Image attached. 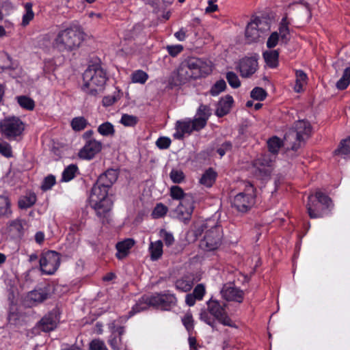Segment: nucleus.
<instances>
[{
    "label": "nucleus",
    "mask_w": 350,
    "mask_h": 350,
    "mask_svg": "<svg viewBox=\"0 0 350 350\" xmlns=\"http://www.w3.org/2000/svg\"><path fill=\"white\" fill-rule=\"evenodd\" d=\"M108 188L96 182L89 198L91 208L95 211L96 216L103 224L109 222L110 211L113 206V202L108 197Z\"/></svg>",
    "instance_id": "1"
},
{
    "label": "nucleus",
    "mask_w": 350,
    "mask_h": 350,
    "mask_svg": "<svg viewBox=\"0 0 350 350\" xmlns=\"http://www.w3.org/2000/svg\"><path fill=\"white\" fill-rule=\"evenodd\" d=\"M200 234L203 233L200 247L206 251H213L219 248L223 239L221 226L215 219H206L197 230Z\"/></svg>",
    "instance_id": "2"
},
{
    "label": "nucleus",
    "mask_w": 350,
    "mask_h": 350,
    "mask_svg": "<svg viewBox=\"0 0 350 350\" xmlns=\"http://www.w3.org/2000/svg\"><path fill=\"white\" fill-rule=\"evenodd\" d=\"M107 74L99 65H91L83 75L82 90L90 95L95 96L107 81Z\"/></svg>",
    "instance_id": "3"
},
{
    "label": "nucleus",
    "mask_w": 350,
    "mask_h": 350,
    "mask_svg": "<svg viewBox=\"0 0 350 350\" xmlns=\"http://www.w3.org/2000/svg\"><path fill=\"white\" fill-rule=\"evenodd\" d=\"M81 41V37L75 29L67 27L57 33L51 44L59 52H70L78 49Z\"/></svg>",
    "instance_id": "4"
},
{
    "label": "nucleus",
    "mask_w": 350,
    "mask_h": 350,
    "mask_svg": "<svg viewBox=\"0 0 350 350\" xmlns=\"http://www.w3.org/2000/svg\"><path fill=\"white\" fill-rule=\"evenodd\" d=\"M255 203L256 189L250 183H247L244 191L235 195L231 201L232 207L241 213L250 211Z\"/></svg>",
    "instance_id": "5"
},
{
    "label": "nucleus",
    "mask_w": 350,
    "mask_h": 350,
    "mask_svg": "<svg viewBox=\"0 0 350 350\" xmlns=\"http://www.w3.org/2000/svg\"><path fill=\"white\" fill-rule=\"evenodd\" d=\"M312 127L309 122L306 120H299L295 122L294 127L285 136L286 141H292L291 149L297 150L304 144L305 142L310 136Z\"/></svg>",
    "instance_id": "6"
},
{
    "label": "nucleus",
    "mask_w": 350,
    "mask_h": 350,
    "mask_svg": "<svg viewBox=\"0 0 350 350\" xmlns=\"http://www.w3.org/2000/svg\"><path fill=\"white\" fill-rule=\"evenodd\" d=\"M332 203L331 199L321 191H316L314 195H310L306 205L307 211L310 218H319L324 216L323 209L319 204L328 208Z\"/></svg>",
    "instance_id": "7"
},
{
    "label": "nucleus",
    "mask_w": 350,
    "mask_h": 350,
    "mask_svg": "<svg viewBox=\"0 0 350 350\" xmlns=\"http://www.w3.org/2000/svg\"><path fill=\"white\" fill-rule=\"evenodd\" d=\"M24 129L25 125L18 117H8L1 122V133L10 140H14L21 135Z\"/></svg>",
    "instance_id": "8"
},
{
    "label": "nucleus",
    "mask_w": 350,
    "mask_h": 350,
    "mask_svg": "<svg viewBox=\"0 0 350 350\" xmlns=\"http://www.w3.org/2000/svg\"><path fill=\"white\" fill-rule=\"evenodd\" d=\"M273 156L270 153L262 154L253 161L254 174L260 179L268 178L272 172Z\"/></svg>",
    "instance_id": "9"
},
{
    "label": "nucleus",
    "mask_w": 350,
    "mask_h": 350,
    "mask_svg": "<svg viewBox=\"0 0 350 350\" xmlns=\"http://www.w3.org/2000/svg\"><path fill=\"white\" fill-rule=\"evenodd\" d=\"M39 262L42 273L46 275H53L60 265L59 254L52 250L44 252L40 256Z\"/></svg>",
    "instance_id": "10"
},
{
    "label": "nucleus",
    "mask_w": 350,
    "mask_h": 350,
    "mask_svg": "<svg viewBox=\"0 0 350 350\" xmlns=\"http://www.w3.org/2000/svg\"><path fill=\"white\" fill-rule=\"evenodd\" d=\"M206 304L211 315L217 321L224 325L232 327L233 323L226 310V304H221L219 301L211 298Z\"/></svg>",
    "instance_id": "11"
},
{
    "label": "nucleus",
    "mask_w": 350,
    "mask_h": 350,
    "mask_svg": "<svg viewBox=\"0 0 350 350\" xmlns=\"http://www.w3.org/2000/svg\"><path fill=\"white\" fill-rule=\"evenodd\" d=\"M189 69L194 75V79L206 77L212 71L211 62L198 57H189L185 60Z\"/></svg>",
    "instance_id": "12"
},
{
    "label": "nucleus",
    "mask_w": 350,
    "mask_h": 350,
    "mask_svg": "<svg viewBox=\"0 0 350 350\" xmlns=\"http://www.w3.org/2000/svg\"><path fill=\"white\" fill-rule=\"evenodd\" d=\"M175 130L176 131L173 134L174 138L180 140L184 138L185 135H189L193 131H199L202 129L194 118H185L176 122Z\"/></svg>",
    "instance_id": "13"
},
{
    "label": "nucleus",
    "mask_w": 350,
    "mask_h": 350,
    "mask_svg": "<svg viewBox=\"0 0 350 350\" xmlns=\"http://www.w3.org/2000/svg\"><path fill=\"white\" fill-rule=\"evenodd\" d=\"M150 303L156 308L170 310L176 305L177 299L174 294L170 293L167 291L151 295Z\"/></svg>",
    "instance_id": "14"
},
{
    "label": "nucleus",
    "mask_w": 350,
    "mask_h": 350,
    "mask_svg": "<svg viewBox=\"0 0 350 350\" xmlns=\"http://www.w3.org/2000/svg\"><path fill=\"white\" fill-rule=\"evenodd\" d=\"M194 209V198H186L172 211V216L185 223L191 217Z\"/></svg>",
    "instance_id": "15"
},
{
    "label": "nucleus",
    "mask_w": 350,
    "mask_h": 350,
    "mask_svg": "<svg viewBox=\"0 0 350 350\" xmlns=\"http://www.w3.org/2000/svg\"><path fill=\"white\" fill-rule=\"evenodd\" d=\"M49 297L50 289L49 286L38 287L27 293L25 302L28 306H33L43 302Z\"/></svg>",
    "instance_id": "16"
},
{
    "label": "nucleus",
    "mask_w": 350,
    "mask_h": 350,
    "mask_svg": "<svg viewBox=\"0 0 350 350\" xmlns=\"http://www.w3.org/2000/svg\"><path fill=\"white\" fill-rule=\"evenodd\" d=\"M102 148L103 144L100 141L89 139L79 150V157L83 159L91 160L101 151Z\"/></svg>",
    "instance_id": "17"
},
{
    "label": "nucleus",
    "mask_w": 350,
    "mask_h": 350,
    "mask_svg": "<svg viewBox=\"0 0 350 350\" xmlns=\"http://www.w3.org/2000/svg\"><path fill=\"white\" fill-rule=\"evenodd\" d=\"M258 68V59L256 57H245L240 59L237 69L243 78H249Z\"/></svg>",
    "instance_id": "18"
},
{
    "label": "nucleus",
    "mask_w": 350,
    "mask_h": 350,
    "mask_svg": "<svg viewBox=\"0 0 350 350\" xmlns=\"http://www.w3.org/2000/svg\"><path fill=\"white\" fill-rule=\"evenodd\" d=\"M220 293L222 298L227 301L241 304L244 299V292L230 283L225 284L221 289Z\"/></svg>",
    "instance_id": "19"
},
{
    "label": "nucleus",
    "mask_w": 350,
    "mask_h": 350,
    "mask_svg": "<svg viewBox=\"0 0 350 350\" xmlns=\"http://www.w3.org/2000/svg\"><path fill=\"white\" fill-rule=\"evenodd\" d=\"M59 322L57 312L55 311L49 312L44 315L38 323V328L44 332H49L54 330Z\"/></svg>",
    "instance_id": "20"
},
{
    "label": "nucleus",
    "mask_w": 350,
    "mask_h": 350,
    "mask_svg": "<svg viewBox=\"0 0 350 350\" xmlns=\"http://www.w3.org/2000/svg\"><path fill=\"white\" fill-rule=\"evenodd\" d=\"M6 232L13 239H21L24 234L23 221L16 219L9 222Z\"/></svg>",
    "instance_id": "21"
},
{
    "label": "nucleus",
    "mask_w": 350,
    "mask_h": 350,
    "mask_svg": "<svg viewBox=\"0 0 350 350\" xmlns=\"http://www.w3.org/2000/svg\"><path fill=\"white\" fill-rule=\"evenodd\" d=\"M211 113V109L209 106L203 104L200 105L193 118L201 129L206 126Z\"/></svg>",
    "instance_id": "22"
},
{
    "label": "nucleus",
    "mask_w": 350,
    "mask_h": 350,
    "mask_svg": "<svg viewBox=\"0 0 350 350\" xmlns=\"http://www.w3.org/2000/svg\"><path fill=\"white\" fill-rule=\"evenodd\" d=\"M118 177V173L116 170L109 169L99 176L96 182L98 183L99 185H103L109 189L117 180Z\"/></svg>",
    "instance_id": "23"
},
{
    "label": "nucleus",
    "mask_w": 350,
    "mask_h": 350,
    "mask_svg": "<svg viewBox=\"0 0 350 350\" xmlns=\"http://www.w3.org/2000/svg\"><path fill=\"white\" fill-rule=\"evenodd\" d=\"M233 101V98L230 95H226L221 98L217 105L215 110L216 116L223 117L228 114L230 111Z\"/></svg>",
    "instance_id": "24"
},
{
    "label": "nucleus",
    "mask_w": 350,
    "mask_h": 350,
    "mask_svg": "<svg viewBox=\"0 0 350 350\" xmlns=\"http://www.w3.org/2000/svg\"><path fill=\"white\" fill-rule=\"evenodd\" d=\"M135 245V241L133 239H126L122 241L118 242L116 245L117 253L116 256L118 259L124 258L129 254L130 250Z\"/></svg>",
    "instance_id": "25"
},
{
    "label": "nucleus",
    "mask_w": 350,
    "mask_h": 350,
    "mask_svg": "<svg viewBox=\"0 0 350 350\" xmlns=\"http://www.w3.org/2000/svg\"><path fill=\"white\" fill-rule=\"evenodd\" d=\"M260 36L258 23L256 21L249 23L245 29V38L247 42H257Z\"/></svg>",
    "instance_id": "26"
},
{
    "label": "nucleus",
    "mask_w": 350,
    "mask_h": 350,
    "mask_svg": "<svg viewBox=\"0 0 350 350\" xmlns=\"http://www.w3.org/2000/svg\"><path fill=\"white\" fill-rule=\"evenodd\" d=\"M151 296H143L142 297L136 304L132 307V309L129 312V316L125 320L133 317L134 314L147 310L150 306H152L150 303Z\"/></svg>",
    "instance_id": "27"
},
{
    "label": "nucleus",
    "mask_w": 350,
    "mask_h": 350,
    "mask_svg": "<svg viewBox=\"0 0 350 350\" xmlns=\"http://www.w3.org/2000/svg\"><path fill=\"white\" fill-rule=\"evenodd\" d=\"M217 176V173L212 167H209L202 175L200 179V183L210 188L215 183Z\"/></svg>",
    "instance_id": "28"
},
{
    "label": "nucleus",
    "mask_w": 350,
    "mask_h": 350,
    "mask_svg": "<svg viewBox=\"0 0 350 350\" xmlns=\"http://www.w3.org/2000/svg\"><path fill=\"white\" fill-rule=\"evenodd\" d=\"M177 75L179 81L185 83L191 79H194V75L189 68L185 61H183L177 70Z\"/></svg>",
    "instance_id": "29"
},
{
    "label": "nucleus",
    "mask_w": 350,
    "mask_h": 350,
    "mask_svg": "<svg viewBox=\"0 0 350 350\" xmlns=\"http://www.w3.org/2000/svg\"><path fill=\"white\" fill-rule=\"evenodd\" d=\"M262 56L268 67L271 68H275L278 66L279 53L277 50L265 51Z\"/></svg>",
    "instance_id": "30"
},
{
    "label": "nucleus",
    "mask_w": 350,
    "mask_h": 350,
    "mask_svg": "<svg viewBox=\"0 0 350 350\" xmlns=\"http://www.w3.org/2000/svg\"><path fill=\"white\" fill-rule=\"evenodd\" d=\"M37 197L33 192H28L18 200V207L21 209H27L32 206L36 202Z\"/></svg>",
    "instance_id": "31"
},
{
    "label": "nucleus",
    "mask_w": 350,
    "mask_h": 350,
    "mask_svg": "<svg viewBox=\"0 0 350 350\" xmlns=\"http://www.w3.org/2000/svg\"><path fill=\"white\" fill-rule=\"evenodd\" d=\"M79 174V168L75 164H70L66 167L62 173V182H69L72 180L77 174Z\"/></svg>",
    "instance_id": "32"
},
{
    "label": "nucleus",
    "mask_w": 350,
    "mask_h": 350,
    "mask_svg": "<svg viewBox=\"0 0 350 350\" xmlns=\"http://www.w3.org/2000/svg\"><path fill=\"white\" fill-rule=\"evenodd\" d=\"M295 84L294 86L295 92L299 93L303 91V88L307 83L308 76L302 70H297L295 72Z\"/></svg>",
    "instance_id": "33"
},
{
    "label": "nucleus",
    "mask_w": 350,
    "mask_h": 350,
    "mask_svg": "<svg viewBox=\"0 0 350 350\" xmlns=\"http://www.w3.org/2000/svg\"><path fill=\"white\" fill-rule=\"evenodd\" d=\"M170 194L173 200H179V202H183L187 197L188 198H194L191 193H185L181 187L176 185L171 187Z\"/></svg>",
    "instance_id": "34"
},
{
    "label": "nucleus",
    "mask_w": 350,
    "mask_h": 350,
    "mask_svg": "<svg viewBox=\"0 0 350 350\" xmlns=\"http://www.w3.org/2000/svg\"><path fill=\"white\" fill-rule=\"evenodd\" d=\"M151 259L153 260H158L163 254V243L158 240L155 242H151L149 247Z\"/></svg>",
    "instance_id": "35"
},
{
    "label": "nucleus",
    "mask_w": 350,
    "mask_h": 350,
    "mask_svg": "<svg viewBox=\"0 0 350 350\" xmlns=\"http://www.w3.org/2000/svg\"><path fill=\"white\" fill-rule=\"evenodd\" d=\"M33 4L31 2H27L24 4L25 12L23 14L21 25L27 26L34 18V12L32 10Z\"/></svg>",
    "instance_id": "36"
},
{
    "label": "nucleus",
    "mask_w": 350,
    "mask_h": 350,
    "mask_svg": "<svg viewBox=\"0 0 350 350\" xmlns=\"http://www.w3.org/2000/svg\"><path fill=\"white\" fill-rule=\"evenodd\" d=\"M289 22L288 21L287 16H284L279 25V37L280 36L282 41L286 43L289 40Z\"/></svg>",
    "instance_id": "37"
},
{
    "label": "nucleus",
    "mask_w": 350,
    "mask_h": 350,
    "mask_svg": "<svg viewBox=\"0 0 350 350\" xmlns=\"http://www.w3.org/2000/svg\"><path fill=\"white\" fill-rule=\"evenodd\" d=\"M200 319L211 326L213 329H217V321L213 316L211 315L208 308L206 310H201L200 312Z\"/></svg>",
    "instance_id": "38"
},
{
    "label": "nucleus",
    "mask_w": 350,
    "mask_h": 350,
    "mask_svg": "<svg viewBox=\"0 0 350 350\" xmlns=\"http://www.w3.org/2000/svg\"><path fill=\"white\" fill-rule=\"evenodd\" d=\"M282 144V141L276 136H273L268 140L267 146L269 151L271 153V155L273 156V159L275 158L274 155L278 154Z\"/></svg>",
    "instance_id": "39"
},
{
    "label": "nucleus",
    "mask_w": 350,
    "mask_h": 350,
    "mask_svg": "<svg viewBox=\"0 0 350 350\" xmlns=\"http://www.w3.org/2000/svg\"><path fill=\"white\" fill-rule=\"evenodd\" d=\"M72 0H55L53 7L60 14L68 13L71 8Z\"/></svg>",
    "instance_id": "40"
},
{
    "label": "nucleus",
    "mask_w": 350,
    "mask_h": 350,
    "mask_svg": "<svg viewBox=\"0 0 350 350\" xmlns=\"http://www.w3.org/2000/svg\"><path fill=\"white\" fill-rule=\"evenodd\" d=\"M193 284V282L191 280L180 278L176 281L175 288L178 291L187 293L192 288Z\"/></svg>",
    "instance_id": "41"
},
{
    "label": "nucleus",
    "mask_w": 350,
    "mask_h": 350,
    "mask_svg": "<svg viewBox=\"0 0 350 350\" xmlns=\"http://www.w3.org/2000/svg\"><path fill=\"white\" fill-rule=\"evenodd\" d=\"M350 83V66L345 68L342 76L336 83V88L338 90L346 89Z\"/></svg>",
    "instance_id": "42"
},
{
    "label": "nucleus",
    "mask_w": 350,
    "mask_h": 350,
    "mask_svg": "<svg viewBox=\"0 0 350 350\" xmlns=\"http://www.w3.org/2000/svg\"><path fill=\"white\" fill-rule=\"evenodd\" d=\"M98 132L103 136H113L115 133L113 125L109 122H105L98 126Z\"/></svg>",
    "instance_id": "43"
},
{
    "label": "nucleus",
    "mask_w": 350,
    "mask_h": 350,
    "mask_svg": "<svg viewBox=\"0 0 350 350\" xmlns=\"http://www.w3.org/2000/svg\"><path fill=\"white\" fill-rule=\"evenodd\" d=\"M18 105L23 109L31 111L35 107V102L31 98L26 96H20L17 97Z\"/></svg>",
    "instance_id": "44"
},
{
    "label": "nucleus",
    "mask_w": 350,
    "mask_h": 350,
    "mask_svg": "<svg viewBox=\"0 0 350 350\" xmlns=\"http://www.w3.org/2000/svg\"><path fill=\"white\" fill-rule=\"evenodd\" d=\"M148 79V74L142 70H135L131 75V81L133 83L144 84Z\"/></svg>",
    "instance_id": "45"
},
{
    "label": "nucleus",
    "mask_w": 350,
    "mask_h": 350,
    "mask_svg": "<svg viewBox=\"0 0 350 350\" xmlns=\"http://www.w3.org/2000/svg\"><path fill=\"white\" fill-rule=\"evenodd\" d=\"M226 88V83L224 79H220L216 81L211 88L209 94L213 96L219 95L221 92H224Z\"/></svg>",
    "instance_id": "46"
},
{
    "label": "nucleus",
    "mask_w": 350,
    "mask_h": 350,
    "mask_svg": "<svg viewBox=\"0 0 350 350\" xmlns=\"http://www.w3.org/2000/svg\"><path fill=\"white\" fill-rule=\"evenodd\" d=\"M335 154L347 155L350 154V137L341 141L339 147L335 150Z\"/></svg>",
    "instance_id": "47"
},
{
    "label": "nucleus",
    "mask_w": 350,
    "mask_h": 350,
    "mask_svg": "<svg viewBox=\"0 0 350 350\" xmlns=\"http://www.w3.org/2000/svg\"><path fill=\"white\" fill-rule=\"evenodd\" d=\"M137 122L138 118L137 116L127 113L122 114L120 120V123H121L122 125L129 127L135 126Z\"/></svg>",
    "instance_id": "48"
},
{
    "label": "nucleus",
    "mask_w": 350,
    "mask_h": 350,
    "mask_svg": "<svg viewBox=\"0 0 350 350\" xmlns=\"http://www.w3.org/2000/svg\"><path fill=\"white\" fill-rule=\"evenodd\" d=\"M5 55L7 58L8 62H9V64L3 65V66H1V70H8L10 71L15 72V73L10 72L9 73V75L12 77H16L18 74L17 71L18 70H19V68H18V64L16 62H12L10 57L7 53H5Z\"/></svg>",
    "instance_id": "49"
},
{
    "label": "nucleus",
    "mask_w": 350,
    "mask_h": 350,
    "mask_svg": "<svg viewBox=\"0 0 350 350\" xmlns=\"http://www.w3.org/2000/svg\"><path fill=\"white\" fill-rule=\"evenodd\" d=\"M87 120L83 117H77L72 119L71 126L74 131H80L87 125Z\"/></svg>",
    "instance_id": "50"
},
{
    "label": "nucleus",
    "mask_w": 350,
    "mask_h": 350,
    "mask_svg": "<svg viewBox=\"0 0 350 350\" xmlns=\"http://www.w3.org/2000/svg\"><path fill=\"white\" fill-rule=\"evenodd\" d=\"M12 213L11 202L9 198L1 196V215L8 217L11 215Z\"/></svg>",
    "instance_id": "51"
},
{
    "label": "nucleus",
    "mask_w": 350,
    "mask_h": 350,
    "mask_svg": "<svg viewBox=\"0 0 350 350\" xmlns=\"http://www.w3.org/2000/svg\"><path fill=\"white\" fill-rule=\"evenodd\" d=\"M226 79L232 88H238L241 85V81L237 75L234 72H228L226 73Z\"/></svg>",
    "instance_id": "52"
},
{
    "label": "nucleus",
    "mask_w": 350,
    "mask_h": 350,
    "mask_svg": "<svg viewBox=\"0 0 350 350\" xmlns=\"http://www.w3.org/2000/svg\"><path fill=\"white\" fill-rule=\"evenodd\" d=\"M250 96L254 100L261 101L265 99L267 92L263 88L256 87L251 91Z\"/></svg>",
    "instance_id": "53"
},
{
    "label": "nucleus",
    "mask_w": 350,
    "mask_h": 350,
    "mask_svg": "<svg viewBox=\"0 0 350 350\" xmlns=\"http://www.w3.org/2000/svg\"><path fill=\"white\" fill-rule=\"evenodd\" d=\"M167 211V208L161 203L157 204L152 212V216L154 219L163 217Z\"/></svg>",
    "instance_id": "54"
},
{
    "label": "nucleus",
    "mask_w": 350,
    "mask_h": 350,
    "mask_svg": "<svg viewBox=\"0 0 350 350\" xmlns=\"http://www.w3.org/2000/svg\"><path fill=\"white\" fill-rule=\"evenodd\" d=\"M170 177L174 183H180L185 179V174L180 170L172 169L170 173Z\"/></svg>",
    "instance_id": "55"
},
{
    "label": "nucleus",
    "mask_w": 350,
    "mask_h": 350,
    "mask_svg": "<svg viewBox=\"0 0 350 350\" xmlns=\"http://www.w3.org/2000/svg\"><path fill=\"white\" fill-rule=\"evenodd\" d=\"M118 320L113 321L109 323V328L112 334H118V337H120L124 333V327L119 325Z\"/></svg>",
    "instance_id": "56"
},
{
    "label": "nucleus",
    "mask_w": 350,
    "mask_h": 350,
    "mask_svg": "<svg viewBox=\"0 0 350 350\" xmlns=\"http://www.w3.org/2000/svg\"><path fill=\"white\" fill-rule=\"evenodd\" d=\"M182 323L189 332H191L193 330L194 325L191 314H185L184 317L182 318Z\"/></svg>",
    "instance_id": "57"
},
{
    "label": "nucleus",
    "mask_w": 350,
    "mask_h": 350,
    "mask_svg": "<svg viewBox=\"0 0 350 350\" xmlns=\"http://www.w3.org/2000/svg\"><path fill=\"white\" fill-rule=\"evenodd\" d=\"M55 177L52 174L48 175L43 180L41 185V189L43 191H47L49 189H51L52 187L55 184Z\"/></svg>",
    "instance_id": "58"
},
{
    "label": "nucleus",
    "mask_w": 350,
    "mask_h": 350,
    "mask_svg": "<svg viewBox=\"0 0 350 350\" xmlns=\"http://www.w3.org/2000/svg\"><path fill=\"white\" fill-rule=\"evenodd\" d=\"M109 343L113 350H122V340L120 337L112 334L109 340Z\"/></svg>",
    "instance_id": "59"
},
{
    "label": "nucleus",
    "mask_w": 350,
    "mask_h": 350,
    "mask_svg": "<svg viewBox=\"0 0 350 350\" xmlns=\"http://www.w3.org/2000/svg\"><path fill=\"white\" fill-rule=\"evenodd\" d=\"M166 50L172 57H176L183 51V46L181 44L167 45Z\"/></svg>",
    "instance_id": "60"
},
{
    "label": "nucleus",
    "mask_w": 350,
    "mask_h": 350,
    "mask_svg": "<svg viewBox=\"0 0 350 350\" xmlns=\"http://www.w3.org/2000/svg\"><path fill=\"white\" fill-rule=\"evenodd\" d=\"M171 139L167 137H160L156 141L157 146L161 150H165L170 147Z\"/></svg>",
    "instance_id": "61"
},
{
    "label": "nucleus",
    "mask_w": 350,
    "mask_h": 350,
    "mask_svg": "<svg viewBox=\"0 0 350 350\" xmlns=\"http://www.w3.org/2000/svg\"><path fill=\"white\" fill-rule=\"evenodd\" d=\"M206 293L205 286L202 284H198L193 289L192 294L198 300H202Z\"/></svg>",
    "instance_id": "62"
},
{
    "label": "nucleus",
    "mask_w": 350,
    "mask_h": 350,
    "mask_svg": "<svg viewBox=\"0 0 350 350\" xmlns=\"http://www.w3.org/2000/svg\"><path fill=\"white\" fill-rule=\"evenodd\" d=\"M89 350H108V349L103 341L96 339L90 342Z\"/></svg>",
    "instance_id": "63"
},
{
    "label": "nucleus",
    "mask_w": 350,
    "mask_h": 350,
    "mask_svg": "<svg viewBox=\"0 0 350 350\" xmlns=\"http://www.w3.org/2000/svg\"><path fill=\"white\" fill-rule=\"evenodd\" d=\"M279 38V34L277 31L273 32L267 39V46L269 49L274 48L278 42Z\"/></svg>",
    "instance_id": "64"
}]
</instances>
